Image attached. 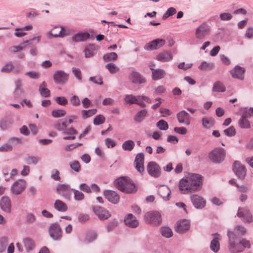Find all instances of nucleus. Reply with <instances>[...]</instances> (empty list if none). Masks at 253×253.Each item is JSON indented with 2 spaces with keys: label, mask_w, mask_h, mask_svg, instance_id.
Here are the masks:
<instances>
[{
  "label": "nucleus",
  "mask_w": 253,
  "mask_h": 253,
  "mask_svg": "<svg viewBox=\"0 0 253 253\" xmlns=\"http://www.w3.org/2000/svg\"><path fill=\"white\" fill-rule=\"evenodd\" d=\"M246 233V229L242 226H236L234 229L228 230L229 250L232 253H238L244 251V249L251 247L250 242L242 237Z\"/></svg>",
  "instance_id": "nucleus-1"
},
{
  "label": "nucleus",
  "mask_w": 253,
  "mask_h": 253,
  "mask_svg": "<svg viewBox=\"0 0 253 253\" xmlns=\"http://www.w3.org/2000/svg\"><path fill=\"white\" fill-rule=\"evenodd\" d=\"M202 183V177L201 175L190 173L179 181L178 186L181 193L185 194L200 190Z\"/></svg>",
  "instance_id": "nucleus-2"
},
{
  "label": "nucleus",
  "mask_w": 253,
  "mask_h": 253,
  "mask_svg": "<svg viewBox=\"0 0 253 253\" xmlns=\"http://www.w3.org/2000/svg\"><path fill=\"white\" fill-rule=\"evenodd\" d=\"M115 184L118 189L123 192L131 193L136 191L135 184L128 177L119 178L115 181Z\"/></svg>",
  "instance_id": "nucleus-3"
},
{
  "label": "nucleus",
  "mask_w": 253,
  "mask_h": 253,
  "mask_svg": "<svg viewBox=\"0 0 253 253\" xmlns=\"http://www.w3.org/2000/svg\"><path fill=\"white\" fill-rule=\"evenodd\" d=\"M225 150L220 147H217L211 151L208 155L210 160L214 163L219 164L224 161L225 157Z\"/></svg>",
  "instance_id": "nucleus-4"
},
{
  "label": "nucleus",
  "mask_w": 253,
  "mask_h": 253,
  "mask_svg": "<svg viewBox=\"0 0 253 253\" xmlns=\"http://www.w3.org/2000/svg\"><path fill=\"white\" fill-rule=\"evenodd\" d=\"M69 35V33L63 26H55L46 33L47 38L51 39L55 38H63Z\"/></svg>",
  "instance_id": "nucleus-5"
},
{
  "label": "nucleus",
  "mask_w": 253,
  "mask_h": 253,
  "mask_svg": "<svg viewBox=\"0 0 253 253\" xmlns=\"http://www.w3.org/2000/svg\"><path fill=\"white\" fill-rule=\"evenodd\" d=\"M50 237L54 241L60 240L62 237V231L57 222L52 223L48 229Z\"/></svg>",
  "instance_id": "nucleus-6"
},
{
  "label": "nucleus",
  "mask_w": 253,
  "mask_h": 253,
  "mask_svg": "<svg viewBox=\"0 0 253 253\" xmlns=\"http://www.w3.org/2000/svg\"><path fill=\"white\" fill-rule=\"evenodd\" d=\"M26 187V181L22 179H19L12 183L10 187V191L13 194L18 195L25 190Z\"/></svg>",
  "instance_id": "nucleus-7"
},
{
  "label": "nucleus",
  "mask_w": 253,
  "mask_h": 253,
  "mask_svg": "<svg viewBox=\"0 0 253 253\" xmlns=\"http://www.w3.org/2000/svg\"><path fill=\"white\" fill-rule=\"evenodd\" d=\"M69 78V75L63 70H56L53 75L54 82L57 84H65Z\"/></svg>",
  "instance_id": "nucleus-8"
},
{
  "label": "nucleus",
  "mask_w": 253,
  "mask_h": 253,
  "mask_svg": "<svg viewBox=\"0 0 253 253\" xmlns=\"http://www.w3.org/2000/svg\"><path fill=\"white\" fill-rule=\"evenodd\" d=\"M233 170L239 179L243 180L246 175L247 170L244 166L240 162L236 161L234 162L233 167Z\"/></svg>",
  "instance_id": "nucleus-9"
},
{
  "label": "nucleus",
  "mask_w": 253,
  "mask_h": 253,
  "mask_svg": "<svg viewBox=\"0 0 253 253\" xmlns=\"http://www.w3.org/2000/svg\"><path fill=\"white\" fill-rule=\"evenodd\" d=\"M147 170L148 173L152 177H159L161 173L160 167L155 162H150L147 164Z\"/></svg>",
  "instance_id": "nucleus-10"
},
{
  "label": "nucleus",
  "mask_w": 253,
  "mask_h": 253,
  "mask_svg": "<svg viewBox=\"0 0 253 253\" xmlns=\"http://www.w3.org/2000/svg\"><path fill=\"white\" fill-rule=\"evenodd\" d=\"M72 189L68 185L65 184H59L56 188L57 193L67 199H70Z\"/></svg>",
  "instance_id": "nucleus-11"
},
{
  "label": "nucleus",
  "mask_w": 253,
  "mask_h": 253,
  "mask_svg": "<svg viewBox=\"0 0 253 253\" xmlns=\"http://www.w3.org/2000/svg\"><path fill=\"white\" fill-rule=\"evenodd\" d=\"M93 210L100 220L107 219L111 216L109 211L101 207L94 206L93 208Z\"/></svg>",
  "instance_id": "nucleus-12"
},
{
  "label": "nucleus",
  "mask_w": 253,
  "mask_h": 253,
  "mask_svg": "<svg viewBox=\"0 0 253 253\" xmlns=\"http://www.w3.org/2000/svg\"><path fill=\"white\" fill-rule=\"evenodd\" d=\"M165 43V40L162 39H155L148 43H147L145 46L144 49L146 50H153L157 49Z\"/></svg>",
  "instance_id": "nucleus-13"
},
{
  "label": "nucleus",
  "mask_w": 253,
  "mask_h": 253,
  "mask_svg": "<svg viewBox=\"0 0 253 253\" xmlns=\"http://www.w3.org/2000/svg\"><path fill=\"white\" fill-rule=\"evenodd\" d=\"M191 201L194 207L198 209H201L205 207L206 201L203 197L194 194L190 196Z\"/></svg>",
  "instance_id": "nucleus-14"
},
{
  "label": "nucleus",
  "mask_w": 253,
  "mask_h": 253,
  "mask_svg": "<svg viewBox=\"0 0 253 253\" xmlns=\"http://www.w3.org/2000/svg\"><path fill=\"white\" fill-rule=\"evenodd\" d=\"M208 34L209 28L205 24H202L196 29L195 37L198 40H203Z\"/></svg>",
  "instance_id": "nucleus-15"
},
{
  "label": "nucleus",
  "mask_w": 253,
  "mask_h": 253,
  "mask_svg": "<svg viewBox=\"0 0 253 253\" xmlns=\"http://www.w3.org/2000/svg\"><path fill=\"white\" fill-rule=\"evenodd\" d=\"M129 80L133 84H141L146 82L145 79L138 72L132 71L128 76Z\"/></svg>",
  "instance_id": "nucleus-16"
},
{
  "label": "nucleus",
  "mask_w": 253,
  "mask_h": 253,
  "mask_svg": "<svg viewBox=\"0 0 253 253\" xmlns=\"http://www.w3.org/2000/svg\"><path fill=\"white\" fill-rule=\"evenodd\" d=\"M245 69L239 65H236L230 71V74L232 78L240 80H243Z\"/></svg>",
  "instance_id": "nucleus-17"
},
{
  "label": "nucleus",
  "mask_w": 253,
  "mask_h": 253,
  "mask_svg": "<svg viewBox=\"0 0 253 253\" xmlns=\"http://www.w3.org/2000/svg\"><path fill=\"white\" fill-rule=\"evenodd\" d=\"M0 208L1 210L6 213H9L11 211V203L10 198L4 196L0 200Z\"/></svg>",
  "instance_id": "nucleus-18"
},
{
  "label": "nucleus",
  "mask_w": 253,
  "mask_h": 253,
  "mask_svg": "<svg viewBox=\"0 0 253 253\" xmlns=\"http://www.w3.org/2000/svg\"><path fill=\"white\" fill-rule=\"evenodd\" d=\"M144 154L142 153H138L135 158L134 164L136 170L142 173L144 171Z\"/></svg>",
  "instance_id": "nucleus-19"
},
{
  "label": "nucleus",
  "mask_w": 253,
  "mask_h": 253,
  "mask_svg": "<svg viewBox=\"0 0 253 253\" xmlns=\"http://www.w3.org/2000/svg\"><path fill=\"white\" fill-rule=\"evenodd\" d=\"M144 219L146 221H162L161 214L158 211H150L146 213Z\"/></svg>",
  "instance_id": "nucleus-20"
},
{
  "label": "nucleus",
  "mask_w": 253,
  "mask_h": 253,
  "mask_svg": "<svg viewBox=\"0 0 253 253\" xmlns=\"http://www.w3.org/2000/svg\"><path fill=\"white\" fill-rule=\"evenodd\" d=\"M104 196L110 202L116 204L119 200V196L117 192L112 190H105L104 191Z\"/></svg>",
  "instance_id": "nucleus-21"
},
{
  "label": "nucleus",
  "mask_w": 253,
  "mask_h": 253,
  "mask_svg": "<svg viewBox=\"0 0 253 253\" xmlns=\"http://www.w3.org/2000/svg\"><path fill=\"white\" fill-rule=\"evenodd\" d=\"M212 235L214 236V238L211 242L210 249L214 253H217L220 249L219 241L221 238L218 233H214Z\"/></svg>",
  "instance_id": "nucleus-22"
},
{
  "label": "nucleus",
  "mask_w": 253,
  "mask_h": 253,
  "mask_svg": "<svg viewBox=\"0 0 253 253\" xmlns=\"http://www.w3.org/2000/svg\"><path fill=\"white\" fill-rule=\"evenodd\" d=\"M177 120L179 123L184 124L186 125L190 124V116L189 114L184 110H182L176 115Z\"/></svg>",
  "instance_id": "nucleus-23"
},
{
  "label": "nucleus",
  "mask_w": 253,
  "mask_h": 253,
  "mask_svg": "<svg viewBox=\"0 0 253 253\" xmlns=\"http://www.w3.org/2000/svg\"><path fill=\"white\" fill-rule=\"evenodd\" d=\"M190 227V222H176L174 225V230L179 234H183L187 232Z\"/></svg>",
  "instance_id": "nucleus-24"
},
{
  "label": "nucleus",
  "mask_w": 253,
  "mask_h": 253,
  "mask_svg": "<svg viewBox=\"0 0 253 253\" xmlns=\"http://www.w3.org/2000/svg\"><path fill=\"white\" fill-rule=\"evenodd\" d=\"M237 215L239 217H244L246 219V221H251L253 220V216L249 210L247 208H239Z\"/></svg>",
  "instance_id": "nucleus-25"
},
{
  "label": "nucleus",
  "mask_w": 253,
  "mask_h": 253,
  "mask_svg": "<svg viewBox=\"0 0 253 253\" xmlns=\"http://www.w3.org/2000/svg\"><path fill=\"white\" fill-rule=\"evenodd\" d=\"M90 38V34L87 32L78 33L72 37L73 42H79L86 41Z\"/></svg>",
  "instance_id": "nucleus-26"
},
{
  "label": "nucleus",
  "mask_w": 253,
  "mask_h": 253,
  "mask_svg": "<svg viewBox=\"0 0 253 253\" xmlns=\"http://www.w3.org/2000/svg\"><path fill=\"white\" fill-rule=\"evenodd\" d=\"M152 71V77L153 80H158L164 78L166 76V72L162 69H154L150 67Z\"/></svg>",
  "instance_id": "nucleus-27"
},
{
  "label": "nucleus",
  "mask_w": 253,
  "mask_h": 253,
  "mask_svg": "<svg viewBox=\"0 0 253 253\" xmlns=\"http://www.w3.org/2000/svg\"><path fill=\"white\" fill-rule=\"evenodd\" d=\"M98 49V47L93 44H90L86 46L84 49V56L86 58H90L94 56L96 51Z\"/></svg>",
  "instance_id": "nucleus-28"
},
{
  "label": "nucleus",
  "mask_w": 253,
  "mask_h": 253,
  "mask_svg": "<svg viewBox=\"0 0 253 253\" xmlns=\"http://www.w3.org/2000/svg\"><path fill=\"white\" fill-rule=\"evenodd\" d=\"M249 117L247 115L243 112L241 118L238 121V125L239 126L242 128H251V124L249 121L248 120Z\"/></svg>",
  "instance_id": "nucleus-29"
},
{
  "label": "nucleus",
  "mask_w": 253,
  "mask_h": 253,
  "mask_svg": "<svg viewBox=\"0 0 253 253\" xmlns=\"http://www.w3.org/2000/svg\"><path fill=\"white\" fill-rule=\"evenodd\" d=\"M158 193L165 200H169L171 193L170 189L167 186H163L158 190Z\"/></svg>",
  "instance_id": "nucleus-30"
},
{
  "label": "nucleus",
  "mask_w": 253,
  "mask_h": 253,
  "mask_svg": "<svg viewBox=\"0 0 253 253\" xmlns=\"http://www.w3.org/2000/svg\"><path fill=\"white\" fill-rule=\"evenodd\" d=\"M156 59L159 61L166 62L170 61L172 59V56L169 52L165 51L159 53Z\"/></svg>",
  "instance_id": "nucleus-31"
},
{
  "label": "nucleus",
  "mask_w": 253,
  "mask_h": 253,
  "mask_svg": "<svg viewBox=\"0 0 253 253\" xmlns=\"http://www.w3.org/2000/svg\"><path fill=\"white\" fill-rule=\"evenodd\" d=\"M63 134H70V136H65L63 137V139L74 140L75 138V135L77 134V131L73 127L66 128L62 133Z\"/></svg>",
  "instance_id": "nucleus-32"
},
{
  "label": "nucleus",
  "mask_w": 253,
  "mask_h": 253,
  "mask_svg": "<svg viewBox=\"0 0 253 253\" xmlns=\"http://www.w3.org/2000/svg\"><path fill=\"white\" fill-rule=\"evenodd\" d=\"M54 126L57 130L62 131L63 133L67 127L66 119L58 120L55 122Z\"/></svg>",
  "instance_id": "nucleus-33"
},
{
  "label": "nucleus",
  "mask_w": 253,
  "mask_h": 253,
  "mask_svg": "<svg viewBox=\"0 0 253 253\" xmlns=\"http://www.w3.org/2000/svg\"><path fill=\"white\" fill-rule=\"evenodd\" d=\"M15 95L17 97L19 96L21 94L24 93V91L22 88V83L21 80H17L15 82Z\"/></svg>",
  "instance_id": "nucleus-34"
},
{
  "label": "nucleus",
  "mask_w": 253,
  "mask_h": 253,
  "mask_svg": "<svg viewBox=\"0 0 253 253\" xmlns=\"http://www.w3.org/2000/svg\"><path fill=\"white\" fill-rule=\"evenodd\" d=\"M203 126L206 129H210L214 125L213 120L211 118L203 117L202 119Z\"/></svg>",
  "instance_id": "nucleus-35"
},
{
  "label": "nucleus",
  "mask_w": 253,
  "mask_h": 253,
  "mask_svg": "<svg viewBox=\"0 0 253 253\" xmlns=\"http://www.w3.org/2000/svg\"><path fill=\"white\" fill-rule=\"evenodd\" d=\"M54 208L60 211H65L67 210V206L62 201L56 200L54 205Z\"/></svg>",
  "instance_id": "nucleus-36"
},
{
  "label": "nucleus",
  "mask_w": 253,
  "mask_h": 253,
  "mask_svg": "<svg viewBox=\"0 0 253 253\" xmlns=\"http://www.w3.org/2000/svg\"><path fill=\"white\" fill-rule=\"evenodd\" d=\"M162 235L167 238H169L173 236V232L170 228L168 226H163L160 228Z\"/></svg>",
  "instance_id": "nucleus-37"
},
{
  "label": "nucleus",
  "mask_w": 253,
  "mask_h": 253,
  "mask_svg": "<svg viewBox=\"0 0 253 253\" xmlns=\"http://www.w3.org/2000/svg\"><path fill=\"white\" fill-rule=\"evenodd\" d=\"M135 146L134 142L131 140L125 141L122 145V149L125 151H131Z\"/></svg>",
  "instance_id": "nucleus-38"
},
{
  "label": "nucleus",
  "mask_w": 253,
  "mask_h": 253,
  "mask_svg": "<svg viewBox=\"0 0 253 253\" xmlns=\"http://www.w3.org/2000/svg\"><path fill=\"white\" fill-rule=\"evenodd\" d=\"M212 90L214 92H223L225 91L226 88L222 83L220 81H216L213 84Z\"/></svg>",
  "instance_id": "nucleus-39"
},
{
  "label": "nucleus",
  "mask_w": 253,
  "mask_h": 253,
  "mask_svg": "<svg viewBox=\"0 0 253 253\" xmlns=\"http://www.w3.org/2000/svg\"><path fill=\"white\" fill-rule=\"evenodd\" d=\"M214 65L213 63H209L206 61H203L199 66L198 68L201 70L210 71L213 69Z\"/></svg>",
  "instance_id": "nucleus-40"
},
{
  "label": "nucleus",
  "mask_w": 253,
  "mask_h": 253,
  "mask_svg": "<svg viewBox=\"0 0 253 253\" xmlns=\"http://www.w3.org/2000/svg\"><path fill=\"white\" fill-rule=\"evenodd\" d=\"M147 113V111L145 109L140 111L134 116V121L138 123L142 122L146 116Z\"/></svg>",
  "instance_id": "nucleus-41"
},
{
  "label": "nucleus",
  "mask_w": 253,
  "mask_h": 253,
  "mask_svg": "<svg viewBox=\"0 0 253 253\" xmlns=\"http://www.w3.org/2000/svg\"><path fill=\"white\" fill-rule=\"evenodd\" d=\"M12 124L11 120L9 119H3L0 121V128L2 130L8 129Z\"/></svg>",
  "instance_id": "nucleus-42"
},
{
  "label": "nucleus",
  "mask_w": 253,
  "mask_h": 253,
  "mask_svg": "<svg viewBox=\"0 0 253 253\" xmlns=\"http://www.w3.org/2000/svg\"><path fill=\"white\" fill-rule=\"evenodd\" d=\"M23 244L27 252L32 250L35 246L34 242L29 238H26L23 240Z\"/></svg>",
  "instance_id": "nucleus-43"
},
{
  "label": "nucleus",
  "mask_w": 253,
  "mask_h": 253,
  "mask_svg": "<svg viewBox=\"0 0 253 253\" xmlns=\"http://www.w3.org/2000/svg\"><path fill=\"white\" fill-rule=\"evenodd\" d=\"M118 58V55L115 52H110L105 54L103 56V59L105 61H110L116 60Z\"/></svg>",
  "instance_id": "nucleus-44"
},
{
  "label": "nucleus",
  "mask_w": 253,
  "mask_h": 253,
  "mask_svg": "<svg viewBox=\"0 0 253 253\" xmlns=\"http://www.w3.org/2000/svg\"><path fill=\"white\" fill-rule=\"evenodd\" d=\"M28 42V41H24L21 43L19 45L12 46L10 47L9 49L12 52L15 53L19 51L24 50L26 48V43Z\"/></svg>",
  "instance_id": "nucleus-45"
},
{
  "label": "nucleus",
  "mask_w": 253,
  "mask_h": 253,
  "mask_svg": "<svg viewBox=\"0 0 253 253\" xmlns=\"http://www.w3.org/2000/svg\"><path fill=\"white\" fill-rule=\"evenodd\" d=\"M96 109H92L88 110H83L82 111V115L83 119L89 118L96 113Z\"/></svg>",
  "instance_id": "nucleus-46"
},
{
  "label": "nucleus",
  "mask_w": 253,
  "mask_h": 253,
  "mask_svg": "<svg viewBox=\"0 0 253 253\" xmlns=\"http://www.w3.org/2000/svg\"><path fill=\"white\" fill-rule=\"evenodd\" d=\"M105 68L108 70L109 72L114 74L119 72L120 69L114 63H110L105 65Z\"/></svg>",
  "instance_id": "nucleus-47"
},
{
  "label": "nucleus",
  "mask_w": 253,
  "mask_h": 253,
  "mask_svg": "<svg viewBox=\"0 0 253 253\" xmlns=\"http://www.w3.org/2000/svg\"><path fill=\"white\" fill-rule=\"evenodd\" d=\"M66 114V111L63 109L53 110L51 112L52 116L54 118H60L64 116Z\"/></svg>",
  "instance_id": "nucleus-48"
},
{
  "label": "nucleus",
  "mask_w": 253,
  "mask_h": 253,
  "mask_svg": "<svg viewBox=\"0 0 253 253\" xmlns=\"http://www.w3.org/2000/svg\"><path fill=\"white\" fill-rule=\"evenodd\" d=\"M97 237V233L95 231H88L86 235V240L89 242H92L94 241Z\"/></svg>",
  "instance_id": "nucleus-49"
},
{
  "label": "nucleus",
  "mask_w": 253,
  "mask_h": 253,
  "mask_svg": "<svg viewBox=\"0 0 253 253\" xmlns=\"http://www.w3.org/2000/svg\"><path fill=\"white\" fill-rule=\"evenodd\" d=\"M105 121V118L101 114L97 115L93 120V124L99 126L103 124Z\"/></svg>",
  "instance_id": "nucleus-50"
},
{
  "label": "nucleus",
  "mask_w": 253,
  "mask_h": 253,
  "mask_svg": "<svg viewBox=\"0 0 253 253\" xmlns=\"http://www.w3.org/2000/svg\"><path fill=\"white\" fill-rule=\"evenodd\" d=\"M156 126L159 129L162 130H166L169 128L168 124L163 120L159 121L157 123Z\"/></svg>",
  "instance_id": "nucleus-51"
},
{
  "label": "nucleus",
  "mask_w": 253,
  "mask_h": 253,
  "mask_svg": "<svg viewBox=\"0 0 253 253\" xmlns=\"http://www.w3.org/2000/svg\"><path fill=\"white\" fill-rule=\"evenodd\" d=\"M7 244L8 240L6 237H1L0 238V253H2L5 251Z\"/></svg>",
  "instance_id": "nucleus-52"
},
{
  "label": "nucleus",
  "mask_w": 253,
  "mask_h": 253,
  "mask_svg": "<svg viewBox=\"0 0 253 253\" xmlns=\"http://www.w3.org/2000/svg\"><path fill=\"white\" fill-rule=\"evenodd\" d=\"M13 150V147L11 144H9L8 142L3 144L0 146V152H6L11 151Z\"/></svg>",
  "instance_id": "nucleus-53"
},
{
  "label": "nucleus",
  "mask_w": 253,
  "mask_h": 253,
  "mask_svg": "<svg viewBox=\"0 0 253 253\" xmlns=\"http://www.w3.org/2000/svg\"><path fill=\"white\" fill-rule=\"evenodd\" d=\"M14 69V66L11 62H9L5 64L4 66L1 69V72L2 73H9L12 69Z\"/></svg>",
  "instance_id": "nucleus-54"
},
{
  "label": "nucleus",
  "mask_w": 253,
  "mask_h": 253,
  "mask_svg": "<svg viewBox=\"0 0 253 253\" xmlns=\"http://www.w3.org/2000/svg\"><path fill=\"white\" fill-rule=\"evenodd\" d=\"M176 12V10L174 7H170L168 9L166 12L163 15L162 19L163 20H166L169 16H172L175 14Z\"/></svg>",
  "instance_id": "nucleus-55"
},
{
  "label": "nucleus",
  "mask_w": 253,
  "mask_h": 253,
  "mask_svg": "<svg viewBox=\"0 0 253 253\" xmlns=\"http://www.w3.org/2000/svg\"><path fill=\"white\" fill-rule=\"evenodd\" d=\"M224 133L228 137L234 136L236 134V130L233 126H230L228 128L224 129Z\"/></svg>",
  "instance_id": "nucleus-56"
},
{
  "label": "nucleus",
  "mask_w": 253,
  "mask_h": 253,
  "mask_svg": "<svg viewBox=\"0 0 253 253\" xmlns=\"http://www.w3.org/2000/svg\"><path fill=\"white\" fill-rule=\"evenodd\" d=\"M136 98L137 96H135L132 94H127L125 96L124 100L127 104H135Z\"/></svg>",
  "instance_id": "nucleus-57"
},
{
  "label": "nucleus",
  "mask_w": 253,
  "mask_h": 253,
  "mask_svg": "<svg viewBox=\"0 0 253 253\" xmlns=\"http://www.w3.org/2000/svg\"><path fill=\"white\" fill-rule=\"evenodd\" d=\"M40 160V158L37 157L28 156L26 159V162L29 165H36Z\"/></svg>",
  "instance_id": "nucleus-58"
},
{
  "label": "nucleus",
  "mask_w": 253,
  "mask_h": 253,
  "mask_svg": "<svg viewBox=\"0 0 253 253\" xmlns=\"http://www.w3.org/2000/svg\"><path fill=\"white\" fill-rule=\"evenodd\" d=\"M72 191L74 192V199L76 201L83 200L84 198V194L81 191L73 189Z\"/></svg>",
  "instance_id": "nucleus-59"
},
{
  "label": "nucleus",
  "mask_w": 253,
  "mask_h": 253,
  "mask_svg": "<svg viewBox=\"0 0 253 253\" xmlns=\"http://www.w3.org/2000/svg\"><path fill=\"white\" fill-rule=\"evenodd\" d=\"M8 142L12 145V146L20 144L22 142L21 138L15 137L10 138L8 140Z\"/></svg>",
  "instance_id": "nucleus-60"
},
{
  "label": "nucleus",
  "mask_w": 253,
  "mask_h": 253,
  "mask_svg": "<svg viewBox=\"0 0 253 253\" xmlns=\"http://www.w3.org/2000/svg\"><path fill=\"white\" fill-rule=\"evenodd\" d=\"M118 227V222H107L105 228L107 232L113 231Z\"/></svg>",
  "instance_id": "nucleus-61"
},
{
  "label": "nucleus",
  "mask_w": 253,
  "mask_h": 253,
  "mask_svg": "<svg viewBox=\"0 0 253 253\" xmlns=\"http://www.w3.org/2000/svg\"><path fill=\"white\" fill-rule=\"evenodd\" d=\"M72 71L74 76L79 81L82 79L81 71L79 68L73 67Z\"/></svg>",
  "instance_id": "nucleus-62"
},
{
  "label": "nucleus",
  "mask_w": 253,
  "mask_h": 253,
  "mask_svg": "<svg viewBox=\"0 0 253 253\" xmlns=\"http://www.w3.org/2000/svg\"><path fill=\"white\" fill-rule=\"evenodd\" d=\"M70 168L76 172H79L81 170L80 163L77 161H75L70 164Z\"/></svg>",
  "instance_id": "nucleus-63"
},
{
  "label": "nucleus",
  "mask_w": 253,
  "mask_h": 253,
  "mask_svg": "<svg viewBox=\"0 0 253 253\" xmlns=\"http://www.w3.org/2000/svg\"><path fill=\"white\" fill-rule=\"evenodd\" d=\"M219 18L222 21H229L232 18V15L229 12H224L219 15Z\"/></svg>",
  "instance_id": "nucleus-64"
}]
</instances>
